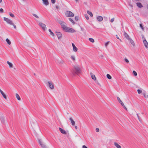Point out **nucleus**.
I'll list each match as a JSON object with an SVG mask.
<instances>
[{"label": "nucleus", "instance_id": "2f4dec72", "mask_svg": "<svg viewBox=\"0 0 148 148\" xmlns=\"http://www.w3.org/2000/svg\"><path fill=\"white\" fill-rule=\"evenodd\" d=\"M49 31L50 32L51 34L53 36H54V33L52 32L51 30V29H49Z\"/></svg>", "mask_w": 148, "mask_h": 148}, {"label": "nucleus", "instance_id": "052dcab7", "mask_svg": "<svg viewBox=\"0 0 148 148\" xmlns=\"http://www.w3.org/2000/svg\"><path fill=\"white\" fill-rule=\"evenodd\" d=\"M97 84L98 85H100V84H99V83L98 82H97Z\"/></svg>", "mask_w": 148, "mask_h": 148}, {"label": "nucleus", "instance_id": "f03ea898", "mask_svg": "<svg viewBox=\"0 0 148 148\" xmlns=\"http://www.w3.org/2000/svg\"><path fill=\"white\" fill-rule=\"evenodd\" d=\"M65 15L67 17H72L74 16V14L70 11H67L65 13Z\"/></svg>", "mask_w": 148, "mask_h": 148}, {"label": "nucleus", "instance_id": "b1692460", "mask_svg": "<svg viewBox=\"0 0 148 148\" xmlns=\"http://www.w3.org/2000/svg\"><path fill=\"white\" fill-rule=\"evenodd\" d=\"M87 13L90 15V16L91 17H92L93 16V14L89 10H88L87 11Z\"/></svg>", "mask_w": 148, "mask_h": 148}, {"label": "nucleus", "instance_id": "a19ab883", "mask_svg": "<svg viewBox=\"0 0 148 148\" xmlns=\"http://www.w3.org/2000/svg\"><path fill=\"white\" fill-rule=\"evenodd\" d=\"M33 15L36 17V18H39V17L38 16H37L36 14H32Z\"/></svg>", "mask_w": 148, "mask_h": 148}, {"label": "nucleus", "instance_id": "58836bf2", "mask_svg": "<svg viewBox=\"0 0 148 148\" xmlns=\"http://www.w3.org/2000/svg\"><path fill=\"white\" fill-rule=\"evenodd\" d=\"M133 73L135 76H136L137 75V73L135 71H134L133 72Z\"/></svg>", "mask_w": 148, "mask_h": 148}, {"label": "nucleus", "instance_id": "8fccbe9b", "mask_svg": "<svg viewBox=\"0 0 148 148\" xmlns=\"http://www.w3.org/2000/svg\"><path fill=\"white\" fill-rule=\"evenodd\" d=\"M108 43H109V42L108 41L107 42H106V43L105 44V46H106V47L107 46V45H108Z\"/></svg>", "mask_w": 148, "mask_h": 148}, {"label": "nucleus", "instance_id": "de8ad7c7", "mask_svg": "<svg viewBox=\"0 0 148 148\" xmlns=\"http://www.w3.org/2000/svg\"><path fill=\"white\" fill-rule=\"evenodd\" d=\"M137 117H138V119L139 120V121H140V122H141V121L140 120V117L138 115V114H137Z\"/></svg>", "mask_w": 148, "mask_h": 148}, {"label": "nucleus", "instance_id": "4be33fe9", "mask_svg": "<svg viewBox=\"0 0 148 148\" xmlns=\"http://www.w3.org/2000/svg\"><path fill=\"white\" fill-rule=\"evenodd\" d=\"M58 63L60 65H62L64 64V62L63 60L60 59L58 61Z\"/></svg>", "mask_w": 148, "mask_h": 148}, {"label": "nucleus", "instance_id": "338daca9", "mask_svg": "<svg viewBox=\"0 0 148 148\" xmlns=\"http://www.w3.org/2000/svg\"><path fill=\"white\" fill-rule=\"evenodd\" d=\"M34 75H36L35 74V73H34Z\"/></svg>", "mask_w": 148, "mask_h": 148}, {"label": "nucleus", "instance_id": "aec40b11", "mask_svg": "<svg viewBox=\"0 0 148 148\" xmlns=\"http://www.w3.org/2000/svg\"><path fill=\"white\" fill-rule=\"evenodd\" d=\"M128 40L131 43L132 45L133 46H135V43L134 41L131 38H130V39Z\"/></svg>", "mask_w": 148, "mask_h": 148}, {"label": "nucleus", "instance_id": "2eb2a0df", "mask_svg": "<svg viewBox=\"0 0 148 148\" xmlns=\"http://www.w3.org/2000/svg\"><path fill=\"white\" fill-rule=\"evenodd\" d=\"M0 92L1 94L2 95L3 97H4V99H7L6 95H5V94L3 93V91L1 90L0 88Z\"/></svg>", "mask_w": 148, "mask_h": 148}, {"label": "nucleus", "instance_id": "5701e85b", "mask_svg": "<svg viewBox=\"0 0 148 148\" xmlns=\"http://www.w3.org/2000/svg\"><path fill=\"white\" fill-rule=\"evenodd\" d=\"M59 23H60V24L61 25V27L62 26V25H64L66 24V23H65L64 22L62 21H58Z\"/></svg>", "mask_w": 148, "mask_h": 148}, {"label": "nucleus", "instance_id": "f704fd0d", "mask_svg": "<svg viewBox=\"0 0 148 148\" xmlns=\"http://www.w3.org/2000/svg\"><path fill=\"white\" fill-rule=\"evenodd\" d=\"M71 58L73 61H75V57L73 56H71Z\"/></svg>", "mask_w": 148, "mask_h": 148}, {"label": "nucleus", "instance_id": "a211bd4d", "mask_svg": "<svg viewBox=\"0 0 148 148\" xmlns=\"http://www.w3.org/2000/svg\"><path fill=\"white\" fill-rule=\"evenodd\" d=\"M69 120L71 121L72 125L73 126L75 125V121L73 120L72 118H70L69 119Z\"/></svg>", "mask_w": 148, "mask_h": 148}, {"label": "nucleus", "instance_id": "c9c22d12", "mask_svg": "<svg viewBox=\"0 0 148 148\" xmlns=\"http://www.w3.org/2000/svg\"><path fill=\"white\" fill-rule=\"evenodd\" d=\"M84 16L86 19L88 20L89 19V18L87 14H85Z\"/></svg>", "mask_w": 148, "mask_h": 148}, {"label": "nucleus", "instance_id": "dca6fc26", "mask_svg": "<svg viewBox=\"0 0 148 148\" xmlns=\"http://www.w3.org/2000/svg\"><path fill=\"white\" fill-rule=\"evenodd\" d=\"M44 4L47 6L49 4V2L48 0H42Z\"/></svg>", "mask_w": 148, "mask_h": 148}, {"label": "nucleus", "instance_id": "a18cd8bd", "mask_svg": "<svg viewBox=\"0 0 148 148\" xmlns=\"http://www.w3.org/2000/svg\"><path fill=\"white\" fill-rule=\"evenodd\" d=\"M114 18H112L110 20V22L111 23H112L113 22L114 20Z\"/></svg>", "mask_w": 148, "mask_h": 148}, {"label": "nucleus", "instance_id": "9d476101", "mask_svg": "<svg viewBox=\"0 0 148 148\" xmlns=\"http://www.w3.org/2000/svg\"><path fill=\"white\" fill-rule=\"evenodd\" d=\"M143 42L145 47L146 48H148V43L147 41L145 39H143Z\"/></svg>", "mask_w": 148, "mask_h": 148}, {"label": "nucleus", "instance_id": "412c9836", "mask_svg": "<svg viewBox=\"0 0 148 148\" xmlns=\"http://www.w3.org/2000/svg\"><path fill=\"white\" fill-rule=\"evenodd\" d=\"M114 145L117 148H121V146L116 142L114 143Z\"/></svg>", "mask_w": 148, "mask_h": 148}, {"label": "nucleus", "instance_id": "7c9ffc66", "mask_svg": "<svg viewBox=\"0 0 148 148\" xmlns=\"http://www.w3.org/2000/svg\"><path fill=\"white\" fill-rule=\"evenodd\" d=\"M69 20L70 21L71 23H72L73 24H75V22L72 19L69 18Z\"/></svg>", "mask_w": 148, "mask_h": 148}, {"label": "nucleus", "instance_id": "f3484780", "mask_svg": "<svg viewBox=\"0 0 148 148\" xmlns=\"http://www.w3.org/2000/svg\"><path fill=\"white\" fill-rule=\"evenodd\" d=\"M90 74L91 75V77L92 79L94 80H96V78L94 75L91 72L90 73Z\"/></svg>", "mask_w": 148, "mask_h": 148}, {"label": "nucleus", "instance_id": "1a4fd4ad", "mask_svg": "<svg viewBox=\"0 0 148 148\" xmlns=\"http://www.w3.org/2000/svg\"><path fill=\"white\" fill-rule=\"evenodd\" d=\"M56 35L59 39L60 38L62 37V35L61 32H56Z\"/></svg>", "mask_w": 148, "mask_h": 148}, {"label": "nucleus", "instance_id": "ddd939ff", "mask_svg": "<svg viewBox=\"0 0 148 148\" xmlns=\"http://www.w3.org/2000/svg\"><path fill=\"white\" fill-rule=\"evenodd\" d=\"M72 45L73 47V51L75 52H77L78 49L76 47V46H75V45L73 43H72Z\"/></svg>", "mask_w": 148, "mask_h": 148}, {"label": "nucleus", "instance_id": "6e6552de", "mask_svg": "<svg viewBox=\"0 0 148 148\" xmlns=\"http://www.w3.org/2000/svg\"><path fill=\"white\" fill-rule=\"evenodd\" d=\"M0 119L1 122L3 123H4L5 122V118L4 116L3 115V114L0 113Z\"/></svg>", "mask_w": 148, "mask_h": 148}, {"label": "nucleus", "instance_id": "f8f14e48", "mask_svg": "<svg viewBox=\"0 0 148 148\" xmlns=\"http://www.w3.org/2000/svg\"><path fill=\"white\" fill-rule=\"evenodd\" d=\"M59 129L60 131V132L64 134H66V131L65 130H64L62 129L61 128L59 127Z\"/></svg>", "mask_w": 148, "mask_h": 148}, {"label": "nucleus", "instance_id": "774afa93", "mask_svg": "<svg viewBox=\"0 0 148 148\" xmlns=\"http://www.w3.org/2000/svg\"><path fill=\"white\" fill-rule=\"evenodd\" d=\"M147 97H148V95H147Z\"/></svg>", "mask_w": 148, "mask_h": 148}, {"label": "nucleus", "instance_id": "6ab92c4d", "mask_svg": "<svg viewBox=\"0 0 148 148\" xmlns=\"http://www.w3.org/2000/svg\"><path fill=\"white\" fill-rule=\"evenodd\" d=\"M137 6L139 8H141L143 7V6L140 3L138 2L136 3Z\"/></svg>", "mask_w": 148, "mask_h": 148}, {"label": "nucleus", "instance_id": "37998d69", "mask_svg": "<svg viewBox=\"0 0 148 148\" xmlns=\"http://www.w3.org/2000/svg\"><path fill=\"white\" fill-rule=\"evenodd\" d=\"M3 9L2 8H0V13H3Z\"/></svg>", "mask_w": 148, "mask_h": 148}, {"label": "nucleus", "instance_id": "bf43d9fd", "mask_svg": "<svg viewBox=\"0 0 148 148\" xmlns=\"http://www.w3.org/2000/svg\"><path fill=\"white\" fill-rule=\"evenodd\" d=\"M76 2H78L79 1V0H75Z\"/></svg>", "mask_w": 148, "mask_h": 148}, {"label": "nucleus", "instance_id": "4d7b16f0", "mask_svg": "<svg viewBox=\"0 0 148 148\" xmlns=\"http://www.w3.org/2000/svg\"><path fill=\"white\" fill-rule=\"evenodd\" d=\"M75 127L76 129H77V126H75Z\"/></svg>", "mask_w": 148, "mask_h": 148}, {"label": "nucleus", "instance_id": "0e129e2a", "mask_svg": "<svg viewBox=\"0 0 148 148\" xmlns=\"http://www.w3.org/2000/svg\"><path fill=\"white\" fill-rule=\"evenodd\" d=\"M143 38H144L145 39V38H144V37H143Z\"/></svg>", "mask_w": 148, "mask_h": 148}, {"label": "nucleus", "instance_id": "5fc2aeb1", "mask_svg": "<svg viewBox=\"0 0 148 148\" xmlns=\"http://www.w3.org/2000/svg\"><path fill=\"white\" fill-rule=\"evenodd\" d=\"M81 30L82 31H84V28L82 27H81Z\"/></svg>", "mask_w": 148, "mask_h": 148}, {"label": "nucleus", "instance_id": "0eeeda50", "mask_svg": "<svg viewBox=\"0 0 148 148\" xmlns=\"http://www.w3.org/2000/svg\"><path fill=\"white\" fill-rule=\"evenodd\" d=\"M4 21H6L8 24L10 25H13V23L12 21L9 18L6 17H4L3 18Z\"/></svg>", "mask_w": 148, "mask_h": 148}, {"label": "nucleus", "instance_id": "7ed1b4c3", "mask_svg": "<svg viewBox=\"0 0 148 148\" xmlns=\"http://www.w3.org/2000/svg\"><path fill=\"white\" fill-rule=\"evenodd\" d=\"M64 31L68 32L71 33H74L75 32V30H74L73 29L69 27H67L64 30Z\"/></svg>", "mask_w": 148, "mask_h": 148}, {"label": "nucleus", "instance_id": "e433bc0d", "mask_svg": "<svg viewBox=\"0 0 148 148\" xmlns=\"http://www.w3.org/2000/svg\"><path fill=\"white\" fill-rule=\"evenodd\" d=\"M124 60L127 63H128L129 62V61L126 58H125Z\"/></svg>", "mask_w": 148, "mask_h": 148}, {"label": "nucleus", "instance_id": "bb28decb", "mask_svg": "<svg viewBox=\"0 0 148 148\" xmlns=\"http://www.w3.org/2000/svg\"><path fill=\"white\" fill-rule=\"evenodd\" d=\"M5 40H6V42H7V43L9 45H10L11 44V42L8 39V38H7Z\"/></svg>", "mask_w": 148, "mask_h": 148}, {"label": "nucleus", "instance_id": "4468645a", "mask_svg": "<svg viewBox=\"0 0 148 148\" xmlns=\"http://www.w3.org/2000/svg\"><path fill=\"white\" fill-rule=\"evenodd\" d=\"M97 19L98 21L101 22L103 20V18L101 16H98L97 17Z\"/></svg>", "mask_w": 148, "mask_h": 148}, {"label": "nucleus", "instance_id": "cd10ccee", "mask_svg": "<svg viewBox=\"0 0 148 148\" xmlns=\"http://www.w3.org/2000/svg\"><path fill=\"white\" fill-rule=\"evenodd\" d=\"M66 24H65L64 25H62V26L61 27L62 28L63 30H64L65 29L66 27H67L66 25Z\"/></svg>", "mask_w": 148, "mask_h": 148}, {"label": "nucleus", "instance_id": "72a5a7b5", "mask_svg": "<svg viewBox=\"0 0 148 148\" xmlns=\"http://www.w3.org/2000/svg\"><path fill=\"white\" fill-rule=\"evenodd\" d=\"M121 104L126 110H127V108L125 106L124 103H121Z\"/></svg>", "mask_w": 148, "mask_h": 148}, {"label": "nucleus", "instance_id": "e2e57ef3", "mask_svg": "<svg viewBox=\"0 0 148 148\" xmlns=\"http://www.w3.org/2000/svg\"><path fill=\"white\" fill-rule=\"evenodd\" d=\"M147 9H148V4L147 5Z\"/></svg>", "mask_w": 148, "mask_h": 148}, {"label": "nucleus", "instance_id": "6e6d98bb", "mask_svg": "<svg viewBox=\"0 0 148 148\" xmlns=\"http://www.w3.org/2000/svg\"><path fill=\"white\" fill-rule=\"evenodd\" d=\"M143 94V95L144 96V97H146V94L145 93H144Z\"/></svg>", "mask_w": 148, "mask_h": 148}, {"label": "nucleus", "instance_id": "864d4df0", "mask_svg": "<svg viewBox=\"0 0 148 148\" xmlns=\"http://www.w3.org/2000/svg\"><path fill=\"white\" fill-rule=\"evenodd\" d=\"M82 148H88V147L85 145L83 146Z\"/></svg>", "mask_w": 148, "mask_h": 148}, {"label": "nucleus", "instance_id": "4c0bfd02", "mask_svg": "<svg viewBox=\"0 0 148 148\" xmlns=\"http://www.w3.org/2000/svg\"><path fill=\"white\" fill-rule=\"evenodd\" d=\"M79 18V17L77 16H76L75 17V20L77 21Z\"/></svg>", "mask_w": 148, "mask_h": 148}, {"label": "nucleus", "instance_id": "49530a36", "mask_svg": "<svg viewBox=\"0 0 148 148\" xmlns=\"http://www.w3.org/2000/svg\"><path fill=\"white\" fill-rule=\"evenodd\" d=\"M95 130H96V131L97 132H98L99 131V128H96Z\"/></svg>", "mask_w": 148, "mask_h": 148}, {"label": "nucleus", "instance_id": "393cba45", "mask_svg": "<svg viewBox=\"0 0 148 148\" xmlns=\"http://www.w3.org/2000/svg\"><path fill=\"white\" fill-rule=\"evenodd\" d=\"M16 98L18 100H21V98H20V96H19V95L18 94L16 93Z\"/></svg>", "mask_w": 148, "mask_h": 148}, {"label": "nucleus", "instance_id": "c85d7f7f", "mask_svg": "<svg viewBox=\"0 0 148 148\" xmlns=\"http://www.w3.org/2000/svg\"><path fill=\"white\" fill-rule=\"evenodd\" d=\"M117 99L118 100V101L119 102L121 103H121H123L122 101L120 99V98H119V97H117Z\"/></svg>", "mask_w": 148, "mask_h": 148}, {"label": "nucleus", "instance_id": "a878e982", "mask_svg": "<svg viewBox=\"0 0 148 148\" xmlns=\"http://www.w3.org/2000/svg\"><path fill=\"white\" fill-rule=\"evenodd\" d=\"M7 63L8 64L10 67H11V68L13 67V65L9 61H7Z\"/></svg>", "mask_w": 148, "mask_h": 148}, {"label": "nucleus", "instance_id": "473e14b6", "mask_svg": "<svg viewBox=\"0 0 148 148\" xmlns=\"http://www.w3.org/2000/svg\"><path fill=\"white\" fill-rule=\"evenodd\" d=\"M89 40L92 42H94V40L92 38H90L89 39Z\"/></svg>", "mask_w": 148, "mask_h": 148}, {"label": "nucleus", "instance_id": "69168bd1", "mask_svg": "<svg viewBox=\"0 0 148 148\" xmlns=\"http://www.w3.org/2000/svg\"><path fill=\"white\" fill-rule=\"evenodd\" d=\"M143 38H144L145 39V38H144V37H143Z\"/></svg>", "mask_w": 148, "mask_h": 148}, {"label": "nucleus", "instance_id": "3c124183", "mask_svg": "<svg viewBox=\"0 0 148 148\" xmlns=\"http://www.w3.org/2000/svg\"><path fill=\"white\" fill-rule=\"evenodd\" d=\"M13 25L14 26V28L15 29L16 28V26L15 25H14V24L13 23V25Z\"/></svg>", "mask_w": 148, "mask_h": 148}, {"label": "nucleus", "instance_id": "09e8293b", "mask_svg": "<svg viewBox=\"0 0 148 148\" xmlns=\"http://www.w3.org/2000/svg\"><path fill=\"white\" fill-rule=\"evenodd\" d=\"M51 2L52 3L54 4L55 3V0H51Z\"/></svg>", "mask_w": 148, "mask_h": 148}, {"label": "nucleus", "instance_id": "ea45409f", "mask_svg": "<svg viewBox=\"0 0 148 148\" xmlns=\"http://www.w3.org/2000/svg\"><path fill=\"white\" fill-rule=\"evenodd\" d=\"M137 91L138 94H140L142 92V91L141 90L138 89L137 90Z\"/></svg>", "mask_w": 148, "mask_h": 148}, {"label": "nucleus", "instance_id": "20e7f679", "mask_svg": "<svg viewBox=\"0 0 148 148\" xmlns=\"http://www.w3.org/2000/svg\"><path fill=\"white\" fill-rule=\"evenodd\" d=\"M38 25L40 27H41L43 30L45 31L46 30L47 28L46 25L45 24L41 22H39Z\"/></svg>", "mask_w": 148, "mask_h": 148}, {"label": "nucleus", "instance_id": "f257e3e1", "mask_svg": "<svg viewBox=\"0 0 148 148\" xmlns=\"http://www.w3.org/2000/svg\"><path fill=\"white\" fill-rule=\"evenodd\" d=\"M73 68L74 69V71L77 75H78L81 73L80 69L78 66L77 65H74L73 66Z\"/></svg>", "mask_w": 148, "mask_h": 148}, {"label": "nucleus", "instance_id": "39448f33", "mask_svg": "<svg viewBox=\"0 0 148 148\" xmlns=\"http://www.w3.org/2000/svg\"><path fill=\"white\" fill-rule=\"evenodd\" d=\"M38 142L42 148H48L43 143V142L41 141L40 139H38Z\"/></svg>", "mask_w": 148, "mask_h": 148}, {"label": "nucleus", "instance_id": "680f3d73", "mask_svg": "<svg viewBox=\"0 0 148 148\" xmlns=\"http://www.w3.org/2000/svg\"><path fill=\"white\" fill-rule=\"evenodd\" d=\"M2 2V0H0V3H1Z\"/></svg>", "mask_w": 148, "mask_h": 148}, {"label": "nucleus", "instance_id": "c756f323", "mask_svg": "<svg viewBox=\"0 0 148 148\" xmlns=\"http://www.w3.org/2000/svg\"><path fill=\"white\" fill-rule=\"evenodd\" d=\"M107 77L109 79H111L112 78V77L109 74H107L106 75Z\"/></svg>", "mask_w": 148, "mask_h": 148}, {"label": "nucleus", "instance_id": "9b49d317", "mask_svg": "<svg viewBox=\"0 0 148 148\" xmlns=\"http://www.w3.org/2000/svg\"><path fill=\"white\" fill-rule=\"evenodd\" d=\"M124 34L125 37L127 40L130 39V38L129 35L127 33H126L125 32V31H124Z\"/></svg>", "mask_w": 148, "mask_h": 148}, {"label": "nucleus", "instance_id": "79ce46f5", "mask_svg": "<svg viewBox=\"0 0 148 148\" xmlns=\"http://www.w3.org/2000/svg\"><path fill=\"white\" fill-rule=\"evenodd\" d=\"M9 14L12 17H14V14L12 13H10Z\"/></svg>", "mask_w": 148, "mask_h": 148}, {"label": "nucleus", "instance_id": "603ef678", "mask_svg": "<svg viewBox=\"0 0 148 148\" xmlns=\"http://www.w3.org/2000/svg\"><path fill=\"white\" fill-rule=\"evenodd\" d=\"M116 37L117 39H119L121 41V40L120 39H119V38L118 37V35H116Z\"/></svg>", "mask_w": 148, "mask_h": 148}, {"label": "nucleus", "instance_id": "423d86ee", "mask_svg": "<svg viewBox=\"0 0 148 148\" xmlns=\"http://www.w3.org/2000/svg\"><path fill=\"white\" fill-rule=\"evenodd\" d=\"M47 84L48 85L49 88L51 89H53L54 88V86L51 81H49L47 82Z\"/></svg>", "mask_w": 148, "mask_h": 148}, {"label": "nucleus", "instance_id": "13d9d810", "mask_svg": "<svg viewBox=\"0 0 148 148\" xmlns=\"http://www.w3.org/2000/svg\"><path fill=\"white\" fill-rule=\"evenodd\" d=\"M56 9H58V6H56Z\"/></svg>", "mask_w": 148, "mask_h": 148}, {"label": "nucleus", "instance_id": "c03bdc74", "mask_svg": "<svg viewBox=\"0 0 148 148\" xmlns=\"http://www.w3.org/2000/svg\"><path fill=\"white\" fill-rule=\"evenodd\" d=\"M140 26L141 27V28L142 29H143V30L144 29V28H143V25H142V24H140Z\"/></svg>", "mask_w": 148, "mask_h": 148}]
</instances>
